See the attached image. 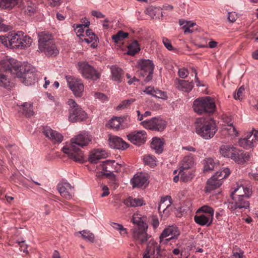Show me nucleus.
Instances as JSON below:
<instances>
[{
	"instance_id": "f257e3e1",
	"label": "nucleus",
	"mask_w": 258,
	"mask_h": 258,
	"mask_svg": "<svg viewBox=\"0 0 258 258\" xmlns=\"http://www.w3.org/2000/svg\"><path fill=\"white\" fill-rule=\"evenodd\" d=\"M252 194L250 187L238 185L231 194L232 201L229 203L228 208L232 211L247 209L249 203L247 200Z\"/></svg>"
},
{
	"instance_id": "f03ea898",
	"label": "nucleus",
	"mask_w": 258,
	"mask_h": 258,
	"mask_svg": "<svg viewBox=\"0 0 258 258\" xmlns=\"http://www.w3.org/2000/svg\"><path fill=\"white\" fill-rule=\"evenodd\" d=\"M196 133L205 140L213 138L218 127L216 121L212 118L200 117L195 123Z\"/></svg>"
},
{
	"instance_id": "7ed1b4c3",
	"label": "nucleus",
	"mask_w": 258,
	"mask_h": 258,
	"mask_svg": "<svg viewBox=\"0 0 258 258\" xmlns=\"http://www.w3.org/2000/svg\"><path fill=\"white\" fill-rule=\"evenodd\" d=\"M192 108L195 112L199 115L211 114L216 110L215 100L209 96L200 97L193 103Z\"/></svg>"
},
{
	"instance_id": "20e7f679",
	"label": "nucleus",
	"mask_w": 258,
	"mask_h": 258,
	"mask_svg": "<svg viewBox=\"0 0 258 258\" xmlns=\"http://www.w3.org/2000/svg\"><path fill=\"white\" fill-rule=\"evenodd\" d=\"M18 69V64L15 59L9 58L2 60L0 62V86L5 88L10 86V82L6 76L2 74L3 72L16 75Z\"/></svg>"
},
{
	"instance_id": "39448f33",
	"label": "nucleus",
	"mask_w": 258,
	"mask_h": 258,
	"mask_svg": "<svg viewBox=\"0 0 258 258\" xmlns=\"http://www.w3.org/2000/svg\"><path fill=\"white\" fill-rule=\"evenodd\" d=\"M69 158L75 162H81V134L71 140L70 146H64L61 149Z\"/></svg>"
},
{
	"instance_id": "423d86ee",
	"label": "nucleus",
	"mask_w": 258,
	"mask_h": 258,
	"mask_svg": "<svg viewBox=\"0 0 258 258\" xmlns=\"http://www.w3.org/2000/svg\"><path fill=\"white\" fill-rule=\"evenodd\" d=\"M16 71V77L21 79L22 82L26 85H31L34 83L37 79L35 69L30 65L19 66Z\"/></svg>"
},
{
	"instance_id": "0eeeda50",
	"label": "nucleus",
	"mask_w": 258,
	"mask_h": 258,
	"mask_svg": "<svg viewBox=\"0 0 258 258\" xmlns=\"http://www.w3.org/2000/svg\"><path fill=\"white\" fill-rule=\"evenodd\" d=\"M137 67L139 69L138 73L144 79V81L148 82L152 79L154 65L152 60H140Z\"/></svg>"
},
{
	"instance_id": "6e6552de",
	"label": "nucleus",
	"mask_w": 258,
	"mask_h": 258,
	"mask_svg": "<svg viewBox=\"0 0 258 258\" xmlns=\"http://www.w3.org/2000/svg\"><path fill=\"white\" fill-rule=\"evenodd\" d=\"M166 255V251L154 240H150L143 255V258H163Z\"/></svg>"
},
{
	"instance_id": "1a4fd4ad",
	"label": "nucleus",
	"mask_w": 258,
	"mask_h": 258,
	"mask_svg": "<svg viewBox=\"0 0 258 258\" xmlns=\"http://www.w3.org/2000/svg\"><path fill=\"white\" fill-rule=\"evenodd\" d=\"M141 124L145 128L152 131L162 132L166 126V122L161 117H152L141 122Z\"/></svg>"
},
{
	"instance_id": "9d476101",
	"label": "nucleus",
	"mask_w": 258,
	"mask_h": 258,
	"mask_svg": "<svg viewBox=\"0 0 258 258\" xmlns=\"http://www.w3.org/2000/svg\"><path fill=\"white\" fill-rule=\"evenodd\" d=\"M180 235V231L176 226L171 225L165 228L160 236V243L163 242L164 238L165 242L172 239H177Z\"/></svg>"
},
{
	"instance_id": "9b49d317",
	"label": "nucleus",
	"mask_w": 258,
	"mask_h": 258,
	"mask_svg": "<svg viewBox=\"0 0 258 258\" xmlns=\"http://www.w3.org/2000/svg\"><path fill=\"white\" fill-rule=\"evenodd\" d=\"M127 138L132 144L140 146L146 142L147 133L144 130L135 131L128 134Z\"/></svg>"
},
{
	"instance_id": "f8f14e48",
	"label": "nucleus",
	"mask_w": 258,
	"mask_h": 258,
	"mask_svg": "<svg viewBox=\"0 0 258 258\" xmlns=\"http://www.w3.org/2000/svg\"><path fill=\"white\" fill-rule=\"evenodd\" d=\"M68 103L70 106L69 120L72 122L79 121L81 118V109L79 105L72 99H70Z\"/></svg>"
},
{
	"instance_id": "ddd939ff",
	"label": "nucleus",
	"mask_w": 258,
	"mask_h": 258,
	"mask_svg": "<svg viewBox=\"0 0 258 258\" xmlns=\"http://www.w3.org/2000/svg\"><path fill=\"white\" fill-rule=\"evenodd\" d=\"M42 133L53 144H59L63 140V137L60 133L49 126L43 127Z\"/></svg>"
},
{
	"instance_id": "4468645a",
	"label": "nucleus",
	"mask_w": 258,
	"mask_h": 258,
	"mask_svg": "<svg viewBox=\"0 0 258 258\" xmlns=\"http://www.w3.org/2000/svg\"><path fill=\"white\" fill-rule=\"evenodd\" d=\"M82 74L85 78L93 81L98 80L100 77L99 73L85 62H82Z\"/></svg>"
},
{
	"instance_id": "2eb2a0df",
	"label": "nucleus",
	"mask_w": 258,
	"mask_h": 258,
	"mask_svg": "<svg viewBox=\"0 0 258 258\" xmlns=\"http://www.w3.org/2000/svg\"><path fill=\"white\" fill-rule=\"evenodd\" d=\"M57 188L60 196L67 200H70L74 196V187L68 182H61L58 183L57 186Z\"/></svg>"
},
{
	"instance_id": "dca6fc26",
	"label": "nucleus",
	"mask_w": 258,
	"mask_h": 258,
	"mask_svg": "<svg viewBox=\"0 0 258 258\" xmlns=\"http://www.w3.org/2000/svg\"><path fill=\"white\" fill-rule=\"evenodd\" d=\"M66 79L69 87L73 91L76 97L81 96V82L80 80L71 76H66Z\"/></svg>"
},
{
	"instance_id": "f3484780",
	"label": "nucleus",
	"mask_w": 258,
	"mask_h": 258,
	"mask_svg": "<svg viewBox=\"0 0 258 258\" xmlns=\"http://www.w3.org/2000/svg\"><path fill=\"white\" fill-rule=\"evenodd\" d=\"M147 229V227L134 228L133 237L137 243L143 244L147 241L149 237L146 232Z\"/></svg>"
},
{
	"instance_id": "a211bd4d",
	"label": "nucleus",
	"mask_w": 258,
	"mask_h": 258,
	"mask_svg": "<svg viewBox=\"0 0 258 258\" xmlns=\"http://www.w3.org/2000/svg\"><path fill=\"white\" fill-rule=\"evenodd\" d=\"M131 182L133 187H142L148 184V177L145 173H138L134 176Z\"/></svg>"
},
{
	"instance_id": "6ab92c4d",
	"label": "nucleus",
	"mask_w": 258,
	"mask_h": 258,
	"mask_svg": "<svg viewBox=\"0 0 258 258\" xmlns=\"http://www.w3.org/2000/svg\"><path fill=\"white\" fill-rule=\"evenodd\" d=\"M230 159L239 164H243L246 163L249 159V155L237 148H235L234 151L232 152Z\"/></svg>"
},
{
	"instance_id": "aec40b11",
	"label": "nucleus",
	"mask_w": 258,
	"mask_h": 258,
	"mask_svg": "<svg viewBox=\"0 0 258 258\" xmlns=\"http://www.w3.org/2000/svg\"><path fill=\"white\" fill-rule=\"evenodd\" d=\"M110 147L113 149L125 150L127 149L129 144L124 141L121 138L117 136H112L108 140Z\"/></svg>"
},
{
	"instance_id": "412c9836",
	"label": "nucleus",
	"mask_w": 258,
	"mask_h": 258,
	"mask_svg": "<svg viewBox=\"0 0 258 258\" xmlns=\"http://www.w3.org/2000/svg\"><path fill=\"white\" fill-rule=\"evenodd\" d=\"M126 119V118L125 117H114L109 120L108 123L106 124V126L116 130L123 129L126 126L123 124Z\"/></svg>"
},
{
	"instance_id": "4be33fe9",
	"label": "nucleus",
	"mask_w": 258,
	"mask_h": 258,
	"mask_svg": "<svg viewBox=\"0 0 258 258\" xmlns=\"http://www.w3.org/2000/svg\"><path fill=\"white\" fill-rule=\"evenodd\" d=\"M23 34L22 31L12 32L10 35V46L12 48H21Z\"/></svg>"
},
{
	"instance_id": "5701e85b",
	"label": "nucleus",
	"mask_w": 258,
	"mask_h": 258,
	"mask_svg": "<svg viewBox=\"0 0 258 258\" xmlns=\"http://www.w3.org/2000/svg\"><path fill=\"white\" fill-rule=\"evenodd\" d=\"M108 157V153L103 149H97L93 150L89 156V161L92 163H96L101 159H105Z\"/></svg>"
},
{
	"instance_id": "b1692460",
	"label": "nucleus",
	"mask_w": 258,
	"mask_h": 258,
	"mask_svg": "<svg viewBox=\"0 0 258 258\" xmlns=\"http://www.w3.org/2000/svg\"><path fill=\"white\" fill-rule=\"evenodd\" d=\"M17 110L26 116L30 117L34 113L33 110V104L29 102H24L23 104L17 103Z\"/></svg>"
},
{
	"instance_id": "393cba45",
	"label": "nucleus",
	"mask_w": 258,
	"mask_h": 258,
	"mask_svg": "<svg viewBox=\"0 0 258 258\" xmlns=\"http://www.w3.org/2000/svg\"><path fill=\"white\" fill-rule=\"evenodd\" d=\"M213 220V218L211 215H206L204 214L194 216L195 222L201 226H209L212 223Z\"/></svg>"
},
{
	"instance_id": "a878e982",
	"label": "nucleus",
	"mask_w": 258,
	"mask_h": 258,
	"mask_svg": "<svg viewBox=\"0 0 258 258\" xmlns=\"http://www.w3.org/2000/svg\"><path fill=\"white\" fill-rule=\"evenodd\" d=\"M39 50L49 56H56L59 53V50L54 44V41L47 44L46 46H44L43 48H39Z\"/></svg>"
},
{
	"instance_id": "bb28decb",
	"label": "nucleus",
	"mask_w": 258,
	"mask_h": 258,
	"mask_svg": "<svg viewBox=\"0 0 258 258\" xmlns=\"http://www.w3.org/2000/svg\"><path fill=\"white\" fill-rule=\"evenodd\" d=\"M39 49L43 48L47 44L53 41L52 36L49 33L41 32L38 33Z\"/></svg>"
},
{
	"instance_id": "cd10ccee",
	"label": "nucleus",
	"mask_w": 258,
	"mask_h": 258,
	"mask_svg": "<svg viewBox=\"0 0 258 258\" xmlns=\"http://www.w3.org/2000/svg\"><path fill=\"white\" fill-rule=\"evenodd\" d=\"M176 86L178 90L185 92H189L194 87L192 81L188 82L184 80H178L176 83Z\"/></svg>"
},
{
	"instance_id": "c85d7f7f",
	"label": "nucleus",
	"mask_w": 258,
	"mask_h": 258,
	"mask_svg": "<svg viewBox=\"0 0 258 258\" xmlns=\"http://www.w3.org/2000/svg\"><path fill=\"white\" fill-rule=\"evenodd\" d=\"M194 159L191 155L185 156L181 162V165L179 168V173L182 170L192 169V167L194 165Z\"/></svg>"
},
{
	"instance_id": "c756f323",
	"label": "nucleus",
	"mask_w": 258,
	"mask_h": 258,
	"mask_svg": "<svg viewBox=\"0 0 258 258\" xmlns=\"http://www.w3.org/2000/svg\"><path fill=\"white\" fill-rule=\"evenodd\" d=\"M164 142L163 139L154 137L153 138L151 143V147L158 154L161 153L163 151V145Z\"/></svg>"
},
{
	"instance_id": "7c9ffc66",
	"label": "nucleus",
	"mask_w": 258,
	"mask_h": 258,
	"mask_svg": "<svg viewBox=\"0 0 258 258\" xmlns=\"http://www.w3.org/2000/svg\"><path fill=\"white\" fill-rule=\"evenodd\" d=\"M123 203L126 206L131 207L142 206L146 204L142 198H133L132 197L126 198Z\"/></svg>"
},
{
	"instance_id": "2f4dec72",
	"label": "nucleus",
	"mask_w": 258,
	"mask_h": 258,
	"mask_svg": "<svg viewBox=\"0 0 258 258\" xmlns=\"http://www.w3.org/2000/svg\"><path fill=\"white\" fill-rule=\"evenodd\" d=\"M251 135H248L247 134L245 138L240 139L239 140V145L246 150L251 149L253 147L254 144H255L253 141V139H251Z\"/></svg>"
},
{
	"instance_id": "473e14b6",
	"label": "nucleus",
	"mask_w": 258,
	"mask_h": 258,
	"mask_svg": "<svg viewBox=\"0 0 258 258\" xmlns=\"http://www.w3.org/2000/svg\"><path fill=\"white\" fill-rule=\"evenodd\" d=\"M222 183V181L220 179H217L212 176L210 179H208L206 187V192H210L211 190L219 187Z\"/></svg>"
},
{
	"instance_id": "72a5a7b5",
	"label": "nucleus",
	"mask_w": 258,
	"mask_h": 258,
	"mask_svg": "<svg viewBox=\"0 0 258 258\" xmlns=\"http://www.w3.org/2000/svg\"><path fill=\"white\" fill-rule=\"evenodd\" d=\"M235 148L232 145H222L220 148V153L224 157L230 158L232 152L235 150Z\"/></svg>"
},
{
	"instance_id": "f704fd0d",
	"label": "nucleus",
	"mask_w": 258,
	"mask_h": 258,
	"mask_svg": "<svg viewBox=\"0 0 258 258\" xmlns=\"http://www.w3.org/2000/svg\"><path fill=\"white\" fill-rule=\"evenodd\" d=\"M194 170L193 169H187L182 170L180 174V180L184 182L190 181L194 177Z\"/></svg>"
},
{
	"instance_id": "c9c22d12",
	"label": "nucleus",
	"mask_w": 258,
	"mask_h": 258,
	"mask_svg": "<svg viewBox=\"0 0 258 258\" xmlns=\"http://www.w3.org/2000/svg\"><path fill=\"white\" fill-rule=\"evenodd\" d=\"M171 198L170 196H167L166 197L161 198L160 204L158 208V211L160 214L161 213L162 207L163 209V213H164L167 209L170 206L171 204Z\"/></svg>"
},
{
	"instance_id": "e433bc0d",
	"label": "nucleus",
	"mask_w": 258,
	"mask_h": 258,
	"mask_svg": "<svg viewBox=\"0 0 258 258\" xmlns=\"http://www.w3.org/2000/svg\"><path fill=\"white\" fill-rule=\"evenodd\" d=\"M145 13L152 19L155 17L158 16L160 14L162 16L161 8L160 7H154L152 6H149L146 9Z\"/></svg>"
},
{
	"instance_id": "4c0bfd02",
	"label": "nucleus",
	"mask_w": 258,
	"mask_h": 258,
	"mask_svg": "<svg viewBox=\"0 0 258 258\" xmlns=\"http://www.w3.org/2000/svg\"><path fill=\"white\" fill-rule=\"evenodd\" d=\"M111 70L112 79L118 83L121 82V77L123 75L122 69L116 67H112Z\"/></svg>"
},
{
	"instance_id": "58836bf2",
	"label": "nucleus",
	"mask_w": 258,
	"mask_h": 258,
	"mask_svg": "<svg viewBox=\"0 0 258 258\" xmlns=\"http://www.w3.org/2000/svg\"><path fill=\"white\" fill-rule=\"evenodd\" d=\"M132 221L133 223L136 225V227L134 228L148 227L147 224L144 222L143 218L138 214H134L133 215Z\"/></svg>"
},
{
	"instance_id": "ea45409f",
	"label": "nucleus",
	"mask_w": 258,
	"mask_h": 258,
	"mask_svg": "<svg viewBox=\"0 0 258 258\" xmlns=\"http://www.w3.org/2000/svg\"><path fill=\"white\" fill-rule=\"evenodd\" d=\"M140 47L137 40L133 41L127 47L126 54L134 56L140 50Z\"/></svg>"
},
{
	"instance_id": "a19ab883",
	"label": "nucleus",
	"mask_w": 258,
	"mask_h": 258,
	"mask_svg": "<svg viewBox=\"0 0 258 258\" xmlns=\"http://www.w3.org/2000/svg\"><path fill=\"white\" fill-rule=\"evenodd\" d=\"M18 4V0H0V8L11 10Z\"/></svg>"
},
{
	"instance_id": "79ce46f5",
	"label": "nucleus",
	"mask_w": 258,
	"mask_h": 258,
	"mask_svg": "<svg viewBox=\"0 0 258 258\" xmlns=\"http://www.w3.org/2000/svg\"><path fill=\"white\" fill-rule=\"evenodd\" d=\"M128 33L122 31H119L116 34L112 36V39L115 43H119L127 37Z\"/></svg>"
},
{
	"instance_id": "37998d69",
	"label": "nucleus",
	"mask_w": 258,
	"mask_h": 258,
	"mask_svg": "<svg viewBox=\"0 0 258 258\" xmlns=\"http://www.w3.org/2000/svg\"><path fill=\"white\" fill-rule=\"evenodd\" d=\"M143 161L145 165H147L151 168H154L156 166L157 160L153 155H147L144 156Z\"/></svg>"
},
{
	"instance_id": "c03bdc74",
	"label": "nucleus",
	"mask_w": 258,
	"mask_h": 258,
	"mask_svg": "<svg viewBox=\"0 0 258 258\" xmlns=\"http://www.w3.org/2000/svg\"><path fill=\"white\" fill-rule=\"evenodd\" d=\"M230 172L228 168H225L222 170L218 171L213 176V178H216L217 179H220V181L224 178L227 177L230 174Z\"/></svg>"
},
{
	"instance_id": "a18cd8bd",
	"label": "nucleus",
	"mask_w": 258,
	"mask_h": 258,
	"mask_svg": "<svg viewBox=\"0 0 258 258\" xmlns=\"http://www.w3.org/2000/svg\"><path fill=\"white\" fill-rule=\"evenodd\" d=\"M215 163L212 158H206L204 161V172H208L213 170L214 168Z\"/></svg>"
},
{
	"instance_id": "49530a36",
	"label": "nucleus",
	"mask_w": 258,
	"mask_h": 258,
	"mask_svg": "<svg viewBox=\"0 0 258 258\" xmlns=\"http://www.w3.org/2000/svg\"><path fill=\"white\" fill-rule=\"evenodd\" d=\"M92 137L87 132H82V148L88 145L92 141Z\"/></svg>"
},
{
	"instance_id": "de8ad7c7",
	"label": "nucleus",
	"mask_w": 258,
	"mask_h": 258,
	"mask_svg": "<svg viewBox=\"0 0 258 258\" xmlns=\"http://www.w3.org/2000/svg\"><path fill=\"white\" fill-rule=\"evenodd\" d=\"M115 163L114 161H109L107 160L105 161L102 164V170L104 172V175H105L106 176H110L112 174V172L110 171V170L108 169V166H112L113 164Z\"/></svg>"
},
{
	"instance_id": "09e8293b",
	"label": "nucleus",
	"mask_w": 258,
	"mask_h": 258,
	"mask_svg": "<svg viewBox=\"0 0 258 258\" xmlns=\"http://www.w3.org/2000/svg\"><path fill=\"white\" fill-rule=\"evenodd\" d=\"M203 212L204 214H207L206 215H211L212 217L213 218L214 210V209L207 205L203 206L201 207L200 209H199L197 211V212Z\"/></svg>"
},
{
	"instance_id": "8fccbe9b",
	"label": "nucleus",
	"mask_w": 258,
	"mask_h": 258,
	"mask_svg": "<svg viewBox=\"0 0 258 258\" xmlns=\"http://www.w3.org/2000/svg\"><path fill=\"white\" fill-rule=\"evenodd\" d=\"M82 237L90 242H94L95 240L94 234L87 230L82 231Z\"/></svg>"
},
{
	"instance_id": "3c124183",
	"label": "nucleus",
	"mask_w": 258,
	"mask_h": 258,
	"mask_svg": "<svg viewBox=\"0 0 258 258\" xmlns=\"http://www.w3.org/2000/svg\"><path fill=\"white\" fill-rule=\"evenodd\" d=\"M98 39H94L93 37L82 39V42H85L87 44L91 43L90 47L93 49L96 48L98 46Z\"/></svg>"
},
{
	"instance_id": "603ef678",
	"label": "nucleus",
	"mask_w": 258,
	"mask_h": 258,
	"mask_svg": "<svg viewBox=\"0 0 258 258\" xmlns=\"http://www.w3.org/2000/svg\"><path fill=\"white\" fill-rule=\"evenodd\" d=\"M21 48L30 46L32 42V39L27 35L22 36Z\"/></svg>"
},
{
	"instance_id": "864d4df0",
	"label": "nucleus",
	"mask_w": 258,
	"mask_h": 258,
	"mask_svg": "<svg viewBox=\"0 0 258 258\" xmlns=\"http://www.w3.org/2000/svg\"><path fill=\"white\" fill-rule=\"evenodd\" d=\"M135 99L125 100L118 105L117 109L118 110L120 109L126 108L129 106L131 104L135 102Z\"/></svg>"
},
{
	"instance_id": "5fc2aeb1",
	"label": "nucleus",
	"mask_w": 258,
	"mask_h": 258,
	"mask_svg": "<svg viewBox=\"0 0 258 258\" xmlns=\"http://www.w3.org/2000/svg\"><path fill=\"white\" fill-rule=\"evenodd\" d=\"M244 91V88L243 86H241L233 94V97L235 99L241 100L242 99V94Z\"/></svg>"
},
{
	"instance_id": "6e6d98bb",
	"label": "nucleus",
	"mask_w": 258,
	"mask_h": 258,
	"mask_svg": "<svg viewBox=\"0 0 258 258\" xmlns=\"http://www.w3.org/2000/svg\"><path fill=\"white\" fill-rule=\"evenodd\" d=\"M154 97L164 100H166L168 98L166 93L157 89H156V91L154 93Z\"/></svg>"
},
{
	"instance_id": "4d7b16f0",
	"label": "nucleus",
	"mask_w": 258,
	"mask_h": 258,
	"mask_svg": "<svg viewBox=\"0 0 258 258\" xmlns=\"http://www.w3.org/2000/svg\"><path fill=\"white\" fill-rule=\"evenodd\" d=\"M191 69L192 73H194L195 74V82L196 83V85L198 87L205 86V85L204 84V82L201 81L199 80V78L198 77V73H197V70L194 68H191Z\"/></svg>"
},
{
	"instance_id": "13d9d810",
	"label": "nucleus",
	"mask_w": 258,
	"mask_h": 258,
	"mask_svg": "<svg viewBox=\"0 0 258 258\" xmlns=\"http://www.w3.org/2000/svg\"><path fill=\"white\" fill-rule=\"evenodd\" d=\"M227 130L228 131L229 134L230 136H236L238 134L236 128L234 127L232 124L228 125L227 126Z\"/></svg>"
},
{
	"instance_id": "bf43d9fd",
	"label": "nucleus",
	"mask_w": 258,
	"mask_h": 258,
	"mask_svg": "<svg viewBox=\"0 0 258 258\" xmlns=\"http://www.w3.org/2000/svg\"><path fill=\"white\" fill-rule=\"evenodd\" d=\"M162 42L165 47L169 50H172L173 47L172 46L171 41L165 37H163Z\"/></svg>"
},
{
	"instance_id": "052dcab7",
	"label": "nucleus",
	"mask_w": 258,
	"mask_h": 258,
	"mask_svg": "<svg viewBox=\"0 0 258 258\" xmlns=\"http://www.w3.org/2000/svg\"><path fill=\"white\" fill-rule=\"evenodd\" d=\"M95 96L96 98L100 100L101 101L104 102L108 100V97L103 93L97 92L95 94Z\"/></svg>"
},
{
	"instance_id": "680f3d73",
	"label": "nucleus",
	"mask_w": 258,
	"mask_h": 258,
	"mask_svg": "<svg viewBox=\"0 0 258 258\" xmlns=\"http://www.w3.org/2000/svg\"><path fill=\"white\" fill-rule=\"evenodd\" d=\"M178 73L179 76L182 79L185 78L189 74L187 69L184 68L179 69Z\"/></svg>"
},
{
	"instance_id": "e2e57ef3",
	"label": "nucleus",
	"mask_w": 258,
	"mask_h": 258,
	"mask_svg": "<svg viewBox=\"0 0 258 258\" xmlns=\"http://www.w3.org/2000/svg\"><path fill=\"white\" fill-rule=\"evenodd\" d=\"M35 12V7L34 6H28L25 8V13L27 15L31 16Z\"/></svg>"
},
{
	"instance_id": "0e129e2a",
	"label": "nucleus",
	"mask_w": 258,
	"mask_h": 258,
	"mask_svg": "<svg viewBox=\"0 0 258 258\" xmlns=\"http://www.w3.org/2000/svg\"><path fill=\"white\" fill-rule=\"evenodd\" d=\"M238 18V15L234 12H229L228 15V20L232 23L234 22Z\"/></svg>"
},
{
	"instance_id": "69168bd1",
	"label": "nucleus",
	"mask_w": 258,
	"mask_h": 258,
	"mask_svg": "<svg viewBox=\"0 0 258 258\" xmlns=\"http://www.w3.org/2000/svg\"><path fill=\"white\" fill-rule=\"evenodd\" d=\"M248 135H251V139L254 143L258 142V131L254 129L248 133Z\"/></svg>"
},
{
	"instance_id": "338daca9",
	"label": "nucleus",
	"mask_w": 258,
	"mask_h": 258,
	"mask_svg": "<svg viewBox=\"0 0 258 258\" xmlns=\"http://www.w3.org/2000/svg\"><path fill=\"white\" fill-rule=\"evenodd\" d=\"M10 35L8 36H0V40L1 42L5 46H10Z\"/></svg>"
},
{
	"instance_id": "774afa93",
	"label": "nucleus",
	"mask_w": 258,
	"mask_h": 258,
	"mask_svg": "<svg viewBox=\"0 0 258 258\" xmlns=\"http://www.w3.org/2000/svg\"><path fill=\"white\" fill-rule=\"evenodd\" d=\"M110 177L109 179V183L113 186V187L115 188L116 187H118V184L117 182L116 178L115 176L112 174L111 175H110Z\"/></svg>"
}]
</instances>
